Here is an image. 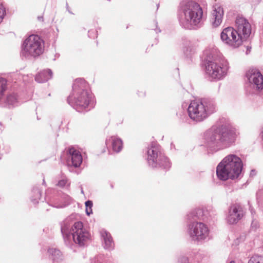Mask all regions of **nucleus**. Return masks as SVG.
Returning a JSON list of instances; mask_svg holds the SVG:
<instances>
[{
    "mask_svg": "<svg viewBox=\"0 0 263 263\" xmlns=\"http://www.w3.org/2000/svg\"><path fill=\"white\" fill-rule=\"evenodd\" d=\"M239 134L235 127L230 125H224L217 129L212 128L206 131L204 134V143L208 148L216 152L234 144Z\"/></svg>",
    "mask_w": 263,
    "mask_h": 263,
    "instance_id": "1",
    "label": "nucleus"
},
{
    "mask_svg": "<svg viewBox=\"0 0 263 263\" xmlns=\"http://www.w3.org/2000/svg\"><path fill=\"white\" fill-rule=\"evenodd\" d=\"M203 16V10L200 5L192 0H183L180 3L178 19L180 25L187 29L199 27Z\"/></svg>",
    "mask_w": 263,
    "mask_h": 263,
    "instance_id": "2",
    "label": "nucleus"
},
{
    "mask_svg": "<svg viewBox=\"0 0 263 263\" xmlns=\"http://www.w3.org/2000/svg\"><path fill=\"white\" fill-rule=\"evenodd\" d=\"M67 101L78 111L89 110L93 107L94 103L92 93L88 89V85L83 79L74 80L72 91L69 96Z\"/></svg>",
    "mask_w": 263,
    "mask_h": 263,
    "instance_id": "3",
    "label": "nucleus"
},
{
    "mask_svg": "<svg viewBox=\"0 0 263 263\" xmlns=\"http://www.w3.org/2000/svg\"><path fill=\"white\" fill-rule=\"evenodd\" d=\"M61 230L67 246H70L74 243L84 246L90 239V234L81 221L72 224L68 219H66L61 223Z\"/></svg>",
    "mask_w": 263,
    "mask_h": 263,
    "instance_id": "4",
    "label": "nucleus"
},
{
    "mask_svg": "<svg viewBox=\"0 0 263 263\" xmlns=\"http://www.w3.org/2000/svg\"><path fill=\"white\" fill-rule=\"evenodd\" d=\"M243 163L241 158L235 154H229L223 158L216 167L218 179L226 181L238 178L242 172Z\"/></svg>",
    "mask_w": 263,
    "mask_h": 263,
    "instance_id": "5",
    "label": "nucleus"
},
{
    "mask_svg": "<svg viewBox=\"0 0 263 263\" xmlns=\"http://www.w3.org/2000/svg\"><path fill=\"white\" fill-rule=\"evenodd\" d=\"M215 103L212 100L204 99L200 101H193L188 107V114L193 120L197 122H201L215 111Z\"/></svg>",
    "mask_w": 263,
    "mask_h": 263,
    "instance_id": "6",
    "label": "nucleus"
},
{
    "mask_svg": "<svg viewBox=\"0 0 263 263\" xmlns=\"http://www.w3.org/2000/svg\"><path fill=\"white\" fill-rule=\"evenodd\" d=\"M44 51L43 40L37 35L31 34L24 40L21 55L26 59H31L39 57Z\"/></svg>",
    "mask_w": 263,
    "mask_h": 263,
    "instance_id": "7",
    "label": "nucleus"
},
{
    "mask_svg": "<svg viewBox=\"0 0 263 263\" xmlns=\"http://www.w3.org/2000/svg\"><path fill=\"white\" fill-rule=\"evenodd\" d=\"M147 161L149 166L153 168L162 167L168 169L171 167L168 159L160 151L156 145L152 144L148 148Z\"/></svg>",
    "mask_w": 263,
    "mask_h": 263,
    "instance_id": "8",
    "label": "nucleus"
},
{
    "mask_svg": "<svg viewBox=\"0 0 263 263\" xmlns=\"http://www.w3.org/2000/svg\"><path fill=\"white\" fill-rule=\"evenodd\" d=\"M187 233L194 241L202 242L210 239V230L203 222H192L187 225Z\"/></svg>",
    "mask_w": 263,
    "mask_h": 263,
    "instance_id": "9",
    "label": "nucleus"
},
{
    "mask_svg": "<svg viewBox=\"0 0 263 263\" xmlns=\"http://www.w3.org/2000/svg\"><path fill=\"white\" fill-rule=\"evenodd\" d=\"M229 69L228 62L225 59L209 61L205 66V73L212 79L219 80L227 76Z\"/></svg>",
    "mask_w": 263,
    "mask_h": 263,
    "instance_id": "10",
    "label": "nucleus"
},
{
    "mask_svg": "<svg viewBox=\"0 0 263 263\" xmlns=\"http://www.w3.org/2000/svg\"><path fill=\"white\" fill-rule=\"evenodd\" d=\"M220 38L224 44L232 48L239 47L243 42L240 35L232 27L224 28L221 32Z\"/></svg>",
    "mask_w": 263,
    "mask_h": 263,
    "instance_id": "11",
    "label": "nucleus"
},
{
    "mask_svg": "<svg viewBox=\"0 0 263 263\" xmlns=\"http://www.w3.org/2000/svg\"><path fill=\"white\" fill-rule=\"evenodd\" d=\"M235 30L240 35L243 41H246L251 32V26L248 20L238 16L235 20Z\"/></svg>",
    "mask_w": 263,
    "mask_h": 263,
    "instance_id": "12",
    "label": "nucleus"
},
{
    "mask_svg": "<svg viewBox=\"0 0 263 263\" xmlns=\"http://www.w3.org/2000/svg\"><path fill=\"white\" fill-rule=\"evenodd\" d=\"M243 216L242 207L238 204H233L229 207L226 219L229 224H233L237 223Z\"/></svg>",
    "mask_w": 263,
    "mask_h": 263,
    "instance_id": "13",
    "label": "nucleus"
},
{
    "mask_svg": "<svg viewBox=\"0 0 263 263\" xmlns=\"http://www.w3.org/2000/svg\"><path fill=\"white\" fill-rule=\"evenodd\" d=\"M250 85L256 90L263 88V76L256 69H250L246 73Z\"/></svg>",
    "mask_w": 263,
    "mask_h": 263,
    "instance_id": "14",
    "label": "nucleus"
},
{
    "mask_svg": "<svg viewBox=\"0 0 263 263\" xmlns=\"http://www.w3.org/2000/svg\"><path fill=\"white\" fill-rule=\"evenodd\" d=\"M18 99L17 95L14 93H10L6 97H3L1 100L0 106H14L18 104Z\"/></svg>",
    "mask_w": 263,
    "mask_h": 263,
    "instance_id": "15",
    "label": "nucleus"
},
{
    "mask_svg": "<svg viewBox=\"0 0 263 263\" xmlns=\"http://www.w3.org/2000/svg\"><path fill=\"white\" fill-rule=\"evenodd\" d=\"M106 144L111 146L113 151L117 153L120 152L123 147L122 140L119 137L115 136L107 138Z\"/></svg>",
    "mask_w": 263,
    "mask_h": 263,
    "instance_id": "16",
    "label": "nucleus"
},
{
    "mask_svg": "<svg viewBox=\"0 0 263 263\" xmlns=\"http://www.w3.org/2000/svg\"><path fill=\"white\" fill-rule=\"evenodd\" d=\"M223 15V11L222 8L218 5L214 6L212 12L214 27H217L221 24Z\"/></svg>",
    "mask_w": 263,
    "mask_h": 263,
    "instance_id": "17",
    "label": "nucleus"
},
{
    "mask_svg": "<svg viewBox=\"0 0 263 263\" xmlns=\"http://www.w3.org/2000/svg\"><path fill=\"white\" fill-rule=\"evenodd\" d=\"M69 153L71 157L72 165L74 167H78L82 162L83 158L79 151L71 147L69 149Z\"/></svg>",
    "mask_w": 263,
    "mask_h": 263,
    "instance_id": "18",
    "label": "nucleus"
},
{
    "mask_svg": "<svg viewBox=\"0 0 263 263\" xmlns=\"http://www.w3.org/2000/svg\"><path fill=\"white\" fill-rule=\"evenodd\" d=\"M101 235L103 239V247L105 249L111 250L114 247V242L110 234L106 230L101 231Z\"/></svg>",
    "mask_w": 263,
    "mask_h": 263,
    "instance_id": "19",
    "label": "nucleus"
},
{
    "mask_svg": "<svg viewBox=\"0 0 263 263\" xmlns=\"http://www.w3.org/2000/svg\"><path fill=\"white\" fill-rule=\"evenodd\" d=\"M52 77V72L50 69L44 70L36 76L35 80L38 83H43L50 79Z\"/></svg>",
    "mask_w": 263,
    "mask_h": 263,
    "instance_id": "20",
    "label": "nucleus"
},
{
    "mask_svg": "<svg viewBox=\"0 0 263 263\" xmlns=\"http://www.w3.org/2000/svg\"><path fill=\"white\" fill-rule=\"evenodd\" d=\"M48 252L52 256L53 263H58L62 260V254L60 250L51 248L48 250Z\"/></svg>",
    "mask_w": 263,
    "mask_h": 263,
    "instance_id": "21",
    "label": "nucleus"
},
{
    "mask_svg": "<svg viewBox=\"0 0 263 263\" xmlns=\"http://www.w3.org/2000/svg\"><path fill=\"white\" fill-rule=\"evenodd\" d=\"M33 193L34 194L35 198H32L31 201L34 204L38 203V200L40 199L41 193L40 190L38 188H34L32 191Z\"/></svg>",
    "mask_w": 263,
    "mask_h": 263,
    "instance_id": "22",
    "label": "nucleus"
},
{
    "mask_svg": "<svg viewBox=\"0 0 263 263\" xmlns=\"http://www.w3.org/2000/svg\"><path fill=\"white\" fill-rule=\"evenodd\" d=\"M70 182L67 179L66 177H63L61 179L59 180L57 185L61 187H63L65 186L69 187L70 185Z\"/></svg>",
    "mask_w": 263,
    "mask_h": 263,
    "instance_id": "23",
    "label": "nucleus"
},
{
    "mask_svg": "<svg viewBox=\"0 0 263 263\" xmlns=\"http://www.w3.org/2000/svg\"><path fill=\"white\" fill-rule=\"evenodd\" d=\"M248 263H263V261L261 257L259 256H254L250 259Z\"/></svg>",
    "mask_w": 263,
    "mask_h": 263,
    "instance_id": "24",
    "label": "nucleus"
},
{
    "mask_svg": "<svg viewBox=\"0 0 263 263\" xmlns=\"http://www.w3.org/2000/svg\"><path fill=\"white\" fill-rule=\"evenodd\" d=\"M5 8L4 6L0 4V23L2 22L5 15Z\"/></svg>",
    "mask_w": 263,
    "mask_h": 263,
    "instance_id": "25",
    "label": "nucleus"
},
{
    "mask_svg": "<svg viewBox=\"0 0 263 263\" xmlns=\"http://www.w3.org/2000/svg\"><path fill=\"white\" fill-rule=\"evenodd\" d=\"M178 262L179 263H190L189 261L188 258L184 256H182L179 258Z\"/></svg>",
    "mask_w": 263,
    "mask_h": 263,
    "instance_id": "26",
    "label": "nucleus"
},
{
    "mask_svg": "<svg viewBox=\"0 0 263 263\" xmlns=\"http://www.w3.org/2000/svg\"><path fill=\"white\" fill-rule=\"evenodd\" d=\"M92 202L90 200H88L85 202L86 208H88L90 209H92Z\"/></svg>",
    "mask_w": 263,
    "mask_h": 263,
    "instance_id": "27",
    "label": "nucleus"
},
{
    "mask_svg": "<svg viewBox=\"0 0 263 263\" xmlns=\"http://www.w3.org/2000/svg\"><path fill=\"white\" fill-rule=\"evenodd\" d=\"M86 213L87 215H90L92 213V209H90L88 208H86Z\"/></svg>",
    "mask_w": 263,
    "mask_h": 263,
    "instance_id": "28",
    "label": "nucleus"
},
{
    "mask_svg": "<svg viewBox=\"0 0 263 263\" xmlns=\"http://www.w3.org/2000/svg\"><path fill=\"white\" fill-rule=\"evenodd\" d=\"M96 31L95 30H92V31H88V36L90 37H92L91 36V33H96Z\"/></svg>",
    "mask_w": 263,
    "mask_h": 263,
    "instance_id": "29",
    "label": "nucleus"
},
{
    "mask_svg": "<svg viewBox=\"0 0 263 263\" xmlns=\"http://www.w3.org/2000/svg\"><path fill=\"white\" fill-rule=\"evenodd\" d=\"M255 174H256L255 171V170H252L251 172V173H250V175L253 176L254 175H255Z\"/></svg>",
    "mask_w": 263,
    "mask_h": 263,
    "instance_id": "30",
    "label": "nucleus"
},
{
    "mask_svg": "<svg viewBox=\"0 0 263 263\" xmlns=\"http://www.w3.org/2000/svg\"><path fill=\"white\" fill-rule=\"evenodd\" d=\"M250 49H249V48H247V53L248 54V51H249V52H250Z\"/></svg>",
    "mask_w": 263,
    "mask_h": 263,
    "instance_id": "31",
    "label": "nucleus"
},
{
    "mask_svg": "<svg viewBox=\"0 0 263 263\" xmlns=\"http://www.w3.org/2000/svg\"><path fill=\"white\" fill-rule=\"evenodd\" d=\"M156 32H160V30L159 29H158V30H156Z\"/></svg>",
    "mask_w": 263,
    "mask_h": 263,
    "instance_id": "32",
    "label": "nucleus"
},
{
    "mask_svg": "<svg viewBox=\"0 0 263 263\" xmlns=\"http://www.w3.org/2000/svg\"><path fill=\"white\" fill-rule=\"evenodd\" d=\"M57 208H63V206H62V205H61V206H57Z\"/></svg>",
    "mask_w": 263,
    "mask_h": 263,
    "instance_id": "33",
    "label": "nucleus"
},
{
    "mask_svg": "<svg viewBox=\"0 0 263 263\" xmlns=\"http://www.w3.org/2000/svg\"><path fill=\"white\" fill-rule=\"evenodd\" d=\"M230 263H235V262L234 261H232Z\"/></svg>",
    "mask_w": 263,
    "mask_h": 263,
    "instance_id": "34",
    "label": "nucleus"
},
{
    "mask_svg": "<svg viewBox=\"0 0 263 263\" xmlns=\"http://www.w3.org/2000/svg\"><path fill=\"white\" fill-rule=\"evenodd\" d=\"M188 217H189V218H190L191 216L190 215H188Z\"/></svg>",
    "mask_w": 263,
    "mask_h": 263,
    "instance_id": "35",
    "label": "nucleus"
},
{
    "mask_svg": "<svg viewBox=\"0 0 263 263\" xmlns=\"http://www.w3.org/2000/svg\"><path fill=\"white\" fill-rule=\"evenodd\" d=\"M45 182V180H43V183L44 184Z\"/></svg>",
    "mask_w": 263,
    "mask_h": 263,
    "instance_id": "36",
    "label": "nucleus"
},
{
    "mask_svg": "<svg viewBox=\"0 0 263 263\" xmlns=\"http://www.w3.org/2000/svg\"><path fill=\"white\" fill-rule=\"evenodd\" d=\"M1 159V156H0V159Z\"/></svg>",
    "mask_w": 263,
    "mask_h": 263,
    "instance_id": "37",
    "label": "nucleus"
}]
</instances>
